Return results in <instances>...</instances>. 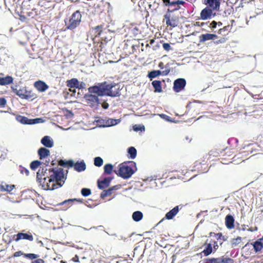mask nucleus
Wrapping results in <instances>:
<instances>
[{"mask_svg": "<svg viewBox=\"0 0 263 263\" xmlns=\"http://www.w3.org/2000/svg\"><path fill=\"white\" fill-rule=\"evenodd\" d=\"M116 86L115 84L104 82L89 87L88 90L89 92L93 93L98 97L99 96L119 97L120 95L119 88L116 90L114 89H116Z\"/></svg>", "mask_w": 263, "mask_h": 263, "instance_id": "1", "label": "nucleus"}, {"mask_svg": "<svg viewBox=\"0 0 263 263\" xmlns=\"http://www.w3.org/2000/svg\"><path fill=\"white\" fill-rule=\"evenodd\" d=\"M137 170L136 163L134 161H128L121 163L119 170L114 172L118 176L127 179L131 177Z\"/></svg>", "mask_w": 263, "mask_h": 263, "instance_id": "2", "label": "nucleus"}, {"mask_svg": "<svg viewBox=\"0 0 263 263\" xmlns=\"http://www.w3.org/2000/svg\"><path fill=\"white\" fill-rule=\"evenodd\" d=\"M82 14L79 10L74 12L71 15L67 17L65 20L66 29L73 30L77 28L81 22Z\"/></svg>", "mask_w": 263, "mask_h": 263, "instance_id": "3", "label": "nucleus"}, {"mask_svg": "<svg viewBox=\"0 0 263 263\" xmlns=\"http://www.w3.org/2000/svg\"><path fill=\"white\" fill-rule=\"evenodd\" d=\"M52 174L50 175V178L48 179L49 183L56 182L55 183H63L65 181L66 176L65 177L64 170L62 168H53L51 169Z\"/></svg>", "mask_w": 263, "mask_h": 263, "instance_id": "4", "label": "nucleus"}, {"mask_svg": "<svg viewBox=\"0 0 263 263\" xmlns=\"http://www.w3.org/2000/svg\"><path fill=\"white\" fill-rule=\"evenodd\" d=\"M84 99L86 103L91 108H97L100 103L99 97L93 93L88 92L85 94Z\"/></svg>", "mask_w": 263, "mask_h": 263, "instance_id": "5", "label": "nucleus"}, {"mask_svg": "<svg viewBox=\"0 0 263 263\" xmlns=\"http://www.w3.org/2000/svg\"><path fill=\"white\" fill-rule=\"evenodd\" d=\"M121 121L120 119H114L108 118L105 119H99L96 120V122L97 123V125L100 127H109L117 125L120 123Z\"/></svg>", "mask_w": 263, "mask_h": 263, "instance_id": "6", "label": "nucleus"}, {"mask_svg": "<svg viewBox=\"0 0 263 263\" xmlns=\"http://www.w3.org/2000/svg\"><path fill=\"white\" fill-rule=\"evenodd\" d=\"M46 177H44L42 179V181L41 182H37L38 184L42 186V187L45 190H53L54 189H57L60 187H61L64 183V181H63V183H52L51 186L49 185V182H46Z\"/></svg>", "mask_w": 263, "mask_h": 263, "instance_id": "7", "label": "nucleus"}, {"mask_svg": "<svg viewBox=\"0 0 263 263\" xmlns=\"http://www.w3.org/2000/svg\"><path fill=\"white\" fill-rule=\"evenodd\" d=\"M186 85V81L183 78H178L174 82L173 89L176 92L182 90Z\"/></svg>", "mask_w": 263, "mask_h": 263, "instance_id": "8", "label": "nucleus"}, {"mask_svg": "<svg viewBox=\"0 0 263 263\" xmlns=\"http://www.w3.org/2000/svg\"><path fill=\"white\" fill-rule=\"evenodd\" d=\"M234 260L230 258H211L204 260V263H233Z\"/></svg>", "mask_w": 263, "mask_h": 263, "instance_id": "9", "label": "nucleus"}, {"mask_svg": "<svg viewBox=\"0 0 263 263\" xmlns=\"http://www.w3.org/2000/svg\"><path fill=\"white\" fill-rule=\"evenodd\" d=\"M121 187L120 184H117L111 186L109 188L108 190H104L100 195V197L101 198H104L105 197L111 195L114 191H117L119 190Z\"/></svg>", "mask_w": 263, "mask_h": 263, "instance_id": "10", "label": "nucleus"}, {"mask_svg": "<svg viewBox=\"0 0 263 263\" xmlns=\"http://www.w3.org/2000/svg\"><path fill=\"white\" fill-rule=\"evenodd\" d=\"M112 179V177H105L101 181L98 180L97 181L98 188L103 190L108 187Z\"/></svg>", "mask_w": 263, "mask_h": 263, "instance_id": "11", "label": "nucleus"}, {"mask_svg": "<svg viewBox=\"0 0 263 263\" xmlns=\"http://www.w3.org/2000/svg\"><path fill=\"white\" fill-rule=\"evenodd\" d=\"M14 237H16L15 241H18L21 239H26L29 241H32L33 237L30 233H18L16 235H14Z\"/></svg>", "mask_w": 263, "mask_h": 263, "instance_id": "12", "label": "nucleus"}, {"mask_svg": "<svg viewBox=\"0 0 263 263\" xmlns=\"http://www.w3.org/2000/svg\"><path fill=\"white\" fill-rule=\"evenodd\" d=\"M213 13L212 10L208 7H206L200 12V19L206 20L212 18Z\"/></svg>", "mask_w": 263, "mask_h": 263, "instance_id": "13", "label": "nucleus"}, {"mask_svg": "<svg viewBox=\"0 0 263 263\" xmlns=\"http://www.w3.org/2000/svg\"><path fill=\"white\" fill-rule=\"evenodd\" d=\"M41 143L46 147L51 148L53 146L54 142L53 139L48 136L43 137L41 140Z\"/></svg>", "mask_w": 263, "mask_h": 263, "instance_id": "14", "label": "nucleus"}, {"mask_svg": "<svg viewBox=\"0 0 263 263\" xmlns=\"http://www.w3.org/2000/svg\"><path fill=\"white\" fill-rule=\"evenodd\" d=\"M218 37V36L215 34L206 33L200 35L199 37V42L203 43L209 40H214Z\"/></svg>", "mask_w": 263, "mask_h": 263, "instance_id": "15", "label": "nucleus"}, {"mask_svg": "<svg viewBox=\"0 0 263 263\" xmlns=\"http://www.w3.org/2000/svg\"><path fill=\"white\" fill-rule=\"evenodd\" d=\"M23 255L25 258L32 260L36 259L39 257V255L33 253L24 254L21 251L15 252L13 254V257H19Z\"/></svg>", "mask_w": 263, "mask_h": 263, "instance_id": "16", "label": "nucleus"}, {"mask_svg": "<svg viewBox=\"0 0 263 263\" xmlns=\"http://www.w3.org/2000/svg\"><path fill=\"white\" fill-rule=\"evenodd\" d=\"M34 86L40 92H44L49 87L44 82L40 80L35 82L34 84Z\"/></svg>", "mask_w": 263, "mask_h": 263, "instance_id": "17", "label": "nucleus"}, {"mask_svg": "<svg viewBox=\"0 0 263 263\" xmlns=\"http://www.w3.org/2000/svg\"><path fill=\"white\" fill-rule=\"evenodd\" d=\"M73 167L74 170L78 172L84 171L86 168V164L83 160L80 162L77 161L76 163L73 162Z\"/></svg>", "mask_w": 263, "mask_h": 263, "instance_id": "18", "label": "nucleus"}, {"mask_svg": "<svg viewBox=\"0 0 263 263\" xmlns=\"http://www.w3.org/2000/svg\"><path fill=\"white\" fill-rule=\"evenodd\" d=\"M37 154L39 158L42 160L50 155V151L46 147H42L38 149Z\"/></svg>", "mask_w": 263, "mask_h": 263, "instance_id": "19", "label": "nucleus"}, {"mask_svg": "<svg viewBox=\"0 0 263 263\" xmlns=\"http://www.w3.org/2000/svg\"><path fill=\"white\" fill-rule=\"evenodd\" d=\"M179 211V206H176L165 214V218L168 220L172 219L177 215Z\"/></svg>", "mask_w": 263, "mask_h": 263, "instance_id": "20", "label": "nucleus"}, {"mask_svg": "<svg viewBox=\"0 0 263 263\" xmlns=\"http://www.w3.org/2000/svg\"><path fill=\"white\" fill-rule=\"evenodd\" d=\"M225 224L227 228L229 229H232L234 227V218L231 215L226 216Z\"/></svg>", "mask_w": 263, "mask_h": 263, "instance_id": "21", "label": "nucleus"}, {"mask_svg": "<svg viewBox=\"0 0 263 263\" xmlns=\"http://www.w3.org/2000/svg\"><path fill=\"white\" fill-rule=\"evenodd\" d=\"M13 79L11 76L0 77V85H7L12 83Z\"/></svg>", "mask_w": 263, "mask_h": 263, "instance_id": "22", "label": "nucleus"}, {"mask_svg": "<svg viewBox=\"0 0 263 263\" xmlns=\"http://www.w3.org/2000/svg\"><path fill=\"white\" fill-rule=\"evenodd\" d=\"M58 164L63 167H72L73 161L72 160H65L61 159L58 161Z\"/></svg>", "mask_w": 263, "mask_h": 263, "instance_id": "23", "label": "nucleus"}, {"mask_svg": "<svg viewBox=\"0 0 263 263\" xmlns=\"http://www.w3.org/2000/svg\"><path fill=\"white\" fill-rule=\"evenodd\" d=\"M207 4L213 10L218 9L220 6L219 0H207Z\"/></svg>", "mask_w": 263, "mask_h": 263, "instance_id": "24", "label": "nucleus"}, {"mask_svg": "<svg viewBox=\"0 0 263 263\" xmlns=\"http://www.w3.org/2000/svg\"><path fill=\"white\" fill-rule=\"evenodd\" d=\"M16 119L22 124L31 125V119H28L25 116L19 115L16 117Z\"/></svg>", "mask_w": 263, "mask_h": 263, "instance_id": "25", "label": "nucleus"}, {"mask_svg": "<svg viewBox=\"0 0 263 263\" xmlns=\"http://www.w3.org/2000/svg\"><path fill=\"white\" fill-rule=\"evenodd\" d=\"M152 85L155 89V91L157 92H162L161 82L160 81L155 80L152 82Z\"/></svg>", "mask_w": 263, "mask_h": 263, "instance_id": "26", "label": "nucleus"}, {"mask_svg": "<svg viewBox=\"0 0 263 263\" xmlns=\"http://www.w3.org/2000/svg\"><path fill=\"white\" fill-rule=\"evenodd\" d=\"M143 216V213L139 211H135L132 214L133 219L136 222L140 221L142 219Z\"/></svg>", "mask_w": 263, "mask_h": 263, "instance_id": "27", "label": "nucleus"}, {"mask_svg": "<svg viewBox=\"0 0 263 263\" xmlns=\"http://www.w3.org/2000/svg\"><path fill=\"white\" fill-rule=\"evenodd\" d=\"M78 80L76 78H72L67 81V86L70 88H77L78 85Z\"/></svg>", "mask_w": 263, "mask_h": 263, "instance_id": "28", "label": "nucleus"}, {"mask_svg": "<svg viewBox=\"0 0 263 263\" xmlns=\"http://www.w3.org/2000/svg\"><path fill=\"white\" fill-rule=\"evenodd\" d=\"M127 153L128 154V158L132 159H134L137 156V150L133 147H129L127 149Z\"/></svg>", "mask_w": 263, "mask_h": 263, "instance_id": "29", "label": "nucleus"}, {"mask_svg": "<svg viewBox=\"0 0 263 263\" xmlns=\"http://www.w3.org/2000/svg\"><path fill=\"white\" fill-rule=\"evenodd\" d=\"M74 201H78L79 202H82L81 199H78L76 198L69 199L64 201L63 202L60 203V205H65L67 208H69L73 203Z\"/></svg>", "mask_w": 263, "mask_h": 263, "instance_id": "30", "label": "nucleus"}, {"mask_svg": "<svg viewBox=\"0 0 263 263\" xmlns=\"http://www.w3.org/2000/svg\"><path fill=\"white\" fill-rule=\"evenodd\" d=\"M44 173H46V171H44V168H40L36 173V181L37 182H41L43 177H45V174Z\"/></svg>", "mask_w": 263, "mask_h": 263, "instance_id": "31", "label": "nucleus"}, {"mask_svg": "<svg viewBox=\"0 0 263 263\" xmlns=\"http://www.w3.org/2000/svg\"><path fill=\"white\" fill-rule=\"evenodd\" d=\"M253 246L254 251L256 252H259L263 248V243L261 242V241L259 239L255 241L253 244Z\"/></svg>", "mask_w": 263, "mask_h": 263, "instance_id": "32", "label": "nucleus"}, {"mask_svg": "<svg viewBox=\"0 0 263 263\" xmlns=\"http://www.w3.org/2000/svg\"><path fill=\"white\" fill-rule=\"evenodd\" d=\"M27 93V91L25 89H20L18 90L16 93V95L19 96L22 99H29V97L26 95Z\"/></svg>", "mask_w": 263, "mask_h": 263, "instance_id": "33", "label": "nucleus"}, {"mask_svg": "<svg viewBox=\"0 0 263 263\" xmlns=\"http://www.w3.org/2000/svg\"><path fill=\"white\" fill-rule=\"evenodd\" d=\"M161 74V71L160 70H152L148 72L147 77L152 80L153 79Z\"/></svg>", "mask_w": 263, "mask_h": 263, "instance_id": "34", "label": "nucleus"}, {"mask_svg": "<svg viewBox=\"0 0 263 263\" xmlns=\"http://www.w3.org/2000/svg\"><path fill=\"white\" fill-rule=\"evenodd\" d=\"M14 187V185H8V184H1L0 185V191H11Z\"/></svg>", "mask_w": 263, "mask_h": 263, "instance_id": "35", "label": "nucleus"}, {"mask_svg": "<svg viewBox=\"0 0 263 263\" xmlns=\"http://www.w3.org/2000/svg\"><path fill=\"white\" fill-rule=\"evenodd\" d=\"M212 252V246L211 243L207 244L205 249L202 251V253L204 254V256H208L210 255Z\"/></svg>", "mask_w": 263, "mask_h": 263, "instance_id": "36", "label": "nucleus"}, {"mask_svg": "<svg viewBox=\"0 0 263 263\" xmlns=\"http://www.w3.org/2000/svg\"><path fill=\"white\" fill-rule=\"evenodd\" d=\"M113 168V165L111 164L108 163L104 166V173L107 175L111 174Z\"/></svg>", "mask_w": 263, "mask_h": 263, "instance_id": "37", "label": "nucleus"}, {"mask_svg": "<svg viewBox=\"0 0 263 263\" xmlns=\"http://www.w3.org/2000/svg\"><path fill=\"white\" fill-rule=\"evenodd\" d=\"M103 160L100 157H97L94 158V165L97 167H100L103 165Z\"/></svg>", "mask_w": 263, "mask_h": 263, "instance_id": "38", "label": "nucleus"}, {"mask_svg": "<svg viewBox=\"0 0 263 263\" xmlns=\"http://www.w3.org/2000/svg\"><path fill=\"white\" fill-rule=\"evenodd\" d=\"M41 164V161L34 160L31 162L30 166L32 170H35Z\"/></svg>", "mask_w": 263, "mask_h": 263, "instance_id": "39", "label": "nucleus"}, {"mask_svg": "<svg viewBox=\"0 0 263 263\" xmlns=\"http://www.w3.org/2000/svg\"><path fill=\"white\" fill-rule=\"evenodd\" d=\"M26 15L31 18H34L38 15V13L36 9H33L30 11L27 12Z\"/></svg>", "mask_w": 263, "mask_h": 263, "instance_id": "40", "label": "nucleus"}, {"mask_svg": "<svg viewBox=\"0 0 263 263\" xmlns=\"http://www.w3.org/2000/svg\"><path fill=\"white\" fill-rule=\"evenodd\" d=\"M241 240V237H237L236 238L232 239L231 243L232 247H236L237 245L240 243Z\"/></svg>", "mask_w": 263, "mask_h": 263, "instance_id": "41", "label": "nucleus"}, {"mask_svg": "<svg viewBox=\"0 0 263 263\" xmlns=\"http://www.w3.org/2000/svg\"><path fill=\"white\" fill-rule=\"evenodd\" d=\"M45 121V120L42 118L31 119V125L37 124V123H44Z\"/></svg>", "mask_w": 263, "mask_h": 263, "instance_id": "42", "label": "nucleus"}, {"mask_svg": "<svg viewBox=\"0 0 263 263\" xmlns=\"http://www.w3.org/2000/svg\"><path fill=\"white\" fill-rule=\"evenodd\" d=\"M178 25V20L176 17H172L170 20V23H169L168 26H170L172 27H175Z\"/></svg>", "mask_w": 263, "mask_h": 263, "instance_id": "43", "label": "nucleus"}, {"mask_svg": "<svg viewBox=\"0 0 263 263\" xmlns=\"http://www.w3.org/2000/svg\"><path fill=\"white\" fill-rule=\"evenodd\" d=\"M81 192L82 195L84 197H87L91 194V190L87 188H83Z\"/></svg>", "mask_w": 263, "mask_h": 263, "instance_id": "44", "label": "nucleus"}, {"mask_svg": "<svg viewBox=\"0 0 263 263\" xmlns=\"http://www.w3.org/2000/svg\"><path fill=\"white\" fill-rule=\"evenodd\" d=\"M133 130L135 132L144 131L145 127L144 125L136 124L134 126H133Z\"/></svg>", "mask_w": 263, "mask_h": 263, "instance_id": "45", "label": "nucleus"}, {"mask_svg": "<svg viewBox=\"0 0 263 263\" xmlns=\"http://www.w3.org/2000/svg\"><path fill=\"white\" fill-rule=\"evenodd\" d=\"M165 69L164 70L161 71V74H162L163 76H167L170 72V68L168 64H167L165 65Z\"/></svg>", "mask_w": 263, "mask_h": 263, "instance_id": "46", "label": "nucleus"}, {"mask_svg": "<svg viewBox=\"0 0 263 263\" xmlns=\"http://www.w3.org/2000/svg\"><path fill=\"white\" fill-rule=\"evenodd\" d=\"M164 4L166 6L172 7L177 5V1L170 2L168 1L167 2L164 3Z\"/></svg>", "mask_w": 263, "mask_h": 263, "instance_id": "47", "label": "nucleus"}, {"mask_svg": "<svg viewBox=\"0 0 263 263\" xmlns=\"http://www.w3.org/2000/svg\"><path fill=\"white\" fill-rule=\"evenodd\" d=\"M229 29H231V27L229 25L224 26L222 28H221L218 31L219 34H222L225 31H228Z\"/></svg>", "mask_w": 263, "mask_h": 263, "instance_id": "48", "label": "nucleus"}, {"mask_svg": "<svg viewBox=\"0 0 263 263\" xmlns=\"http://www.w3.org/2000/svg\"><path fill=\"white\" fill-rule=\"evenodd\" d=\"M215 237L217 240H223L225 241L226 239L224 238V236H223L221 233H218L217 234H215Z\"/></svg>", "mask_w": 263, "mask_h": 263, "instance_id": "49", "label": "nucleus"}, {"mask_svg": "<svg viewBox=\"0 0 263 263\" xmlns=\"http://www.w3.org/2000/svg\"><path fill=\"white\" fill-rule=\"evenodd\" d=\"M159 115L161 118L164 119L165 121H168V122H172V120H171V118L170 117H169L165 114H159Z\"/></svg>", "mask_w": 263, "mask_h": 263, "instance_id": "50", "label": "nucleus"}, {"mask_svg": "<svg viewBox=\"0 0 263 263\" xmlns=\"http://www.w3.org/2000/svg\"><path fill=\"white\" fill-rule=\"evenodd\" d=\"M162 46H163V48H164V49L166 51H168L171 50H172V48L170 44L168 43H163L162 45Z\"/></svg>", "mask_w": 263, "mask_h": 263, "instance_id": "51", "label": "nucleus"}, {"mask_svg": "<svg viewBox=\"0 0 263 263\" xmlns=\"http://www.w3.org/2000/svg\"><path fill=\"white\" fill-rule=\"evenodd\" d=\"M86 87V84L85 83L83 82H78V85L77 86V88H78L79 89H84Z\"/></svg>", "mask_w": 263, "mask_h": 263, "instance_id": "52", "label": "nucleus"}, {"mask_svg": "<svg viewBox=\"0 0 263 263\" xmlns=\"http://www.w3.org/2000/svg\"><path fill=\"white\" fill-rule=\"evenodd\" d=\"M20 172L22 174H25L26 176H28L29 174V170L23 167L20 168Z\"/></svg>", "mask_w": 263, "mask_h": 263, "instance_id": "53", "label": "nucleus"}, {"mask_svg": "<svg viewBox=\"0 0 263 263\" xmlns=\"http://www.w3.org/2000/svg\"><path fill=\"white\" fill-rule=\"evenodd\" d=\"M102 25H98L95 27V30H96V33H98V35H100L101 32L102 31Z\"/></svg>", "mask_w": 263, "mask_h": 263, "instance_id": "54", "label": "nucleus"}, {"mask_svg": "<svg viewBox=\"0 0 263 263\" xmlns=\"http://www.w3.org/2000/svg\"><path fill=\"white\" fill-rule=\"evenodd\" d=\"M164 18L166 20V24L168 26L171 20V15L169 13H166L164 15Z\"/></svg>", "mask_w": 263, "mask_h": 263, "instance_id": "55", "label": "nucleus"}, {"mask_svg": "<svg viewBox=\"0 0 263 263\" xmlns=\"http://www.w3.org/2000/svg\"><path fill=\"white\" fill-rule=\"evenodd\" d=\"M7 103V101L4 98H0V106H4Z\"/></svg>", "mask_w": 263, "mask_h": 263, "instance_id": "56", "label": "nucleus"}, {"mask_svg": "<svg viewBox=\"0 0 263 263\" xmlns=\"http://www.w3.org/2000/svg\"><path fill=\"white\" fill-rule=\"evenodd\" d=\"M217 25V22H216L215 21H213L210 24V27L212 29H214L216 27Z\"/></svg>", "mask_w": 263, "mask_h": 263, "instance_id": "57", "label": "nucleus"}, {"mask_svg": "<svg viewBox=\"0 0 263 263\" xmlns=\"http://www.w3.org/2000/svg\"><path fill=\"white\" fill-rule=\"evenodd\" d=\"M206 24H207V23H200L199 22H196L194 24V25L196 26H204L205 25H206Z\"/></svg>", "mask_w": 263, "mask_h": 263, "instance_id": "58", "label": "nucleus"}, {"mask_svg": "<svg viewBox=\"0 0 263 263\" xmlns=\"http://www.w3.org/2000/svg\"><path fill=\"white\" fill-rule=\"evenodd\" d=\"M31 263H44V261L42 259H37L32 261Z\"/></svg>", "mask_w": 263, "mask_h": 263, "instance_id": "59", "label": "nucleus"}, {"mask_svg": "<svg viewBox=\"0 0 263 263\" xmlns=\"http://www.w3.org/2000/svg\"><path fill=\"white\" fill-rule=\"evenodd\" d=\"M238 1V0H227V3L232 5H235Z\"/></svg>", "mask_w": 263, "mask_h": 263, "instance_id": "60", "label": "nucleus"}, {"mask_svg": "<svg viewBox=\"0 0 263 263\" xmlns=\"http://www.w3.org/2000/svg\"><path fill=\"white\" fill-rule=\"evenodd\" d=\"M11 87V89H12V90L13 92L14 93H15V95H16V93H17V91H18V89H17V86L16 85H15V86H12Z\"/></svg>", "mask_w": 263, "mask_h": 263, "instance_id": "61", "label": "nucleus"}, {"mask_svg": "<svg viewBox=\"0 0 263 263\" xmlns=\"http://www.w3.org/2000/svg\"><path fill=\"white\" fill-rule=\"evenodd\" d=\"M72 261H73L74 262H79V256L78 255H76L74 256V257H73L72 259Z\"/></svg>", "mask_w": 263, "mask_h": 263, "instance_id": "62", "label": "nucleus"}, {"mask_svg": "<svg viewBox=\"0 0 263 263\" xmlns=\"http://www.w3.org/2000/svg\"><path fill=\"white\" fill-rule=\"evenodd\" d=\"M225 39L224 38H222L220 40H219L218 41H217L215 42V43L216 44H220V43H224L225 42Z\"/></svg>", "mask_w": 263, "mask_h": 263, "instance_id": "63", "label": "nucleus"}, {"mask_svg": "<svg viewBox=\"0 0 263 263\" xmlns=\"http://www.w3.org/2000/svg\"><path fill=\"white\" fill-rule=\"evenodd\" d=\"M102 107L105 109H106L109 107V104L107 103H104L102 104Z\"/></svg>", "mask_w": 263, "mask_h": 263, "instance_id": "64", "label": "nucleus"}]
</instances>
